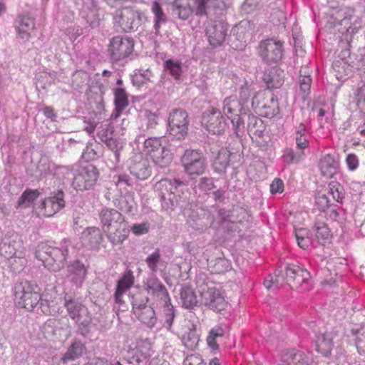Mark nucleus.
<instances>
[{
	"mask_svg": "<svg viewBox=\"0 0 365 365\" xmlns=\"http://www.w3.org/2000/svg\"><path fill=\"white\" fill-rule=\"evenodd\" d=\"M132 312L134 316L148 328L155 326L158 318L154 309L148 305L149 298L143 292H135L130 296Z\"/></svg>",
	"mask_w": 365,
	"mask_h": 365,
	"instance_id": "5",
	"label": "nucleus"
},
{
	"mask_svg": "<svg viewBox=\"0 0 365 365\" xmlns=\"http://www.w3.org/2000/svg\"><path fill=\"white\" fill-rule=\"evenodd\" d=\"M129 168L130 173L140 180L148 178L151 174L149 161L142 155L135 156L132 159Z\"/></svg>",
	"mask_w": 365,
	"mask_h": 365,
	"instance_id": "24",
	"label": "nucleus"
},
{
	"mask_svg": "<svg viewBox=\"0 0 365 365\" xmlns=\"http://www.w3.org/2000/svg\"><path fill=\"white\" fill-rule=\"evenodd\" d=\"M357 89L356 100L359 108L365 113V83Z\"/></svg>",
	"mask_w": 365,
	"mask_h": 365,
	"instance_id": "64",
	"label": "nucleus"
},
{
	"mask_svg": "<svg viewBox=\"0 0 365 365\" xmlns=\"http://www.w3.org/2000/svg\"><path fill=\"white\" fill-rule=\"evenodd\" d=\"M201 302L209 309L221 312L227 307V302L220 289L211 284L202 287L200 291Z\"/></svg>",
	"mask_w": 365,
	"mask_h": 365,
	"instance_id": "12",
	"label": "nucleus"
},
{
	"mask_svg": "<svg viewBox=\"0 0 365 365\" xmlns=\"http://www.w3.org/2000/svg\"><path fill=\"white\" fill-rule=\"evenodd\" d=\"M71 245V242L68 239L63 240L61 247H55L46 243H41L38 245L35 256L42 262L46 268L52 272H58L65 265L68 247Z\"/></svg>",
	"mask_w": 365,
	"mask_h": 365,
	"instance_id": "1",
	"label": "nucleus"
},
{
	"mask_svg": "<svg viewBox=\"0 0 365 365\" xmlns=\"http://www.w3.org/2000/svg\"><path fill=\"white\" fill-rule=\"evenodd\" d=\"M201 123L207 130L217 135L222 134L227 125L221 111L215 108H211L204 112Z\"/></svg>",
	"mask_w": 365,
	"mask_h": 365,
	"instance_id": "15",
	"label": "nucleus"
},
{
	"mask_svg": "<svg viewBox=\"0 0 365 365\" xmlns=\"http://www.w3.org/2000/svg\"><path fill=\"white\" fill-rule=\"evenodd\" d=\"M98 178V172L93 165L81 168L75 175L72 187L76 190H90L96 185Z\"/></svg>",
	"mask_w": 365,
	"mask_h": 365,
	"instance_id": "13",
	"label": "nucleus"
},
{
	"mask_svg": "<svg viewBox=\"0 0 365 365\" xmlns=\"http://www.w3.org/2000/svg\"><path fill=\"white\" fill-rule=\"evenodd\" d=\"M336 334L334 331H327L319 335L317 341V350L324 356L331 354L334 344Z\"/></svg>",
	"mask_w": 365,
	"mask_h": 365,
	"instance_id": "29",
	"label": "nucleus"
},
{
	"mask_svg": "<svg viewBox=\"0 0 365 365\" xmlns=\"http://www.w3.org/2000/svg\"><path fill=\"white\" fill-rule=\"evenodd\" d=\"M195 15L209 19L218 18L225 11V4L221 0H194Z\"/></svg>",
	"mask_w": 365,
	"mask_h": 365,
	"instance_id": "10",
	"label": "nucleus"
},
{
	"mask_svg": "<svg viewBox=\"0 0 365 365\" xmlns=\"http://www.w3.org/2000/svg\"><path fill=\"white\" fill-rule=\"evenodd\" d=\"M230 151L225 149L220 150L212 164L215 172L220 174L225 173L230 164Z\"/></svg>",
	"mask_w": 365,
	"mask_h": 365,
	"instance_id": "41",
	"label": "nucleus"
},
{
	"mask_svg": "<svg viewBox=\"0 0 365 365\" xmlns=\"http://www.w3.org/2000/svg\"><path fill=\"white\" fill-rule=\"evenodd\" d=\"M145 134L138 135L135 140L138 145L142 144L141 150L150 155L155 164L160 168L168 166L173 160V153L168 148L163 146L160 137H152Z\"/></svg>",
	"mask_w": 365,
	"mask_h": 365,
	"instance_id": "2",
	"label": "nucleus"
},
{
	"mask_svg": "<svg viewBox=\"0 0 365 365\" xmlns=\"http://www.w3.org/2000/svg\"><path fill=\"white\" fill-rule=\"evenodd\" d=\"M63 192L58 190L53 196L45 198L39 205L40 214L52 217L65 207Z\"/></svg>",
	"mask_w": 365,
	"mask_h": 365,
	"instance_id": "19",
	"label": "nucleus"
},
{
	"mask_svg": "<svg viewBox=\"0 0 365 365\" xmlns=\"http://www.w3.org/2000/svg\"><path fill=\"white\" fill-rule=\"evenodd\" d=\"M259 53L267 63H277L282 58V43L280 41L267 39L261 42Z\"/></svg>",
	"mask_w": 365,
	"mask_h": 365,
	"instance_id": "17",
	"label": "nucleus"
},
{
	"mask_svg": "<svg viewBox=\"0 0 365 365\" xmlns=\"http://www.w3.org/2000/svg\"><path fill=\"white\" fill-rule=\"evenodd\" d=\"M304 157V151H294L291 148H286L284 150L282 160L284 163L290 165L299 163Z\"/></svg>",
	"mask_w": 365,
	"mask_h": 365,
	"instance_id": "52",
	"label": "nucleus"
},
{
	"mask_svg": "<svg viewBox=\"0 0 365 365\" xmlns=\"http://www.w3.org/2000/svg\"><path fill=\"white\" fill-rule=\"evenodd\" d=\"M64 307L68 316L76 322L77 332L83 336H87L91 330V315L86 307L78 299L65 297Z\"/></svg>",
	"mask_w": 365,
	"mask_h": 365,
	"instance_id": "4",
	"label": "nucleus"
},
{
	"mask_svg": "<svg viewBox=\"0 0 365 365\" xmlns=\"http://www.w3.org/2000/svg\"><path fill=\"white\" fill-rule=\"evenodd\" d=\"M99 217L103 232L125 222L121 213L115 209L103 208Z\"/></svg>",
	"mask_w": 365,
	"mask_h": 365,
	"instance_id": "23",
	"label": "nucleus"
},
{
	"mask_svg": "<svg viewBox=\"0 0 365 365\" xmlns=\"http://www.w3.org/2000/svg\"><path fill=\"white\" fill-rule=\"evenodd\" d=\"M353 14L354 10L351 8H341L336 12L334 16L335 21L339 25H344V30H341V32H349V30L351 29L350 20Z\"/></svg>",
	"mask_w": 365,
	"mask_h": 365,
	"instance_id": "40",
	"label": "nucleus"
},
{
	"mask_svg": "<svg viewBox=\"0 0 365 365\" xmlns=\"http://www.w3.org/2000/svg\"><path fill=\"white\" fill-rule=\"evenodd\" d=\"M103 143L106 144L109 149L113 151L116 160L118 161L120 157V151L123 148L118 140L113 136L108 139V140L103 141Z\"/></svg>",
	"mask_w": 365,
	"mask_h": 365,
	"instance_id": "62",
	"label": "nucleus"
},
{
	"mask_svg": "<svg viewBox=\"0 0 365 365\" xmlns=\"http://www.w3.org/2000/svg\"><path fill=\"white\" fill-rule=\"evenodd\" d=\"M114 103L118 112L123 111L129 104L128 95L123 88L114 89Z\"/></svg>",
	"mask_w": 365,
	"mask_h": 365,
	"instance_id": "46",
	"label": "nucleus"
},
{
	"mask_svg": "<svg viewBox=\"0 0 365 365\" xmlns=\"http://www.w3.org/2000/svg\"><path fill=\"white\" fill-rule=\"evenodd\" d=\"M15 27L21 38L29 40L35 29V19L29 15H19L15 19Z\"/></svg>",
	"mask_w": 365,
	"mask_h": 365,
	"instance_id": "27",
	"label": "nucleus"
},
{
	"mask_svg": "<svg viewBox=\"0 0 365 365\" xmlns=\"http://www.w3.org/2000/svg\"><path fill=\"white\" fill-rule=\"evenodd\" d=\"M141 129L146 135H153L158 126V115L150 110H145L142 113Z\"/></svg>",
	"mask_w": 365,
	"mask_h": 365,
	"instance_id": "34",
	"label": "nucleus"
},
{
	"mask_svg": "<svg viewBox=\"0 0 365 365\" xmlns=\"http://www.w3.org/2000/svg\"><path fill=\"white\" fill-rule=\"evenodd\" d=\"M185 185V183L179 179L164 178L156 182L155 188L158 197L165 199V197H173L178 187Z\"/></svg>",
	"mask_w": 365,
	"mask_h": 365,
	"instance_id": "22",
	"label": "nucleus"
},
{
	"mask_svg": "<svg viewBox=\"0 0 365 365\" xmlns=\"http://www.w3.org/2000/svg\"><path fill=\"white\" fill-rule=\"evenodd\" d=\"M1 255L9 260L15 271L21 269L26 263L25 249L22 241L16 236L14 239L4 241L0 247Z\"/></svg>",
	"mask_w": 365,
	"mask_h": 365,
	"instance_id": "6",
	"label": "nucleus"
},
{
	"mask_svg": "<svg viewBox=\"0 0 365 365\" xmlns=\"http://www.w3.org/2000/svg\"><path fill=\"white\" fill-rule=\"evenodd\" d=\"M286 283L292 289H300L302 291L308 290L309 280L310 279L309 272L295 264H289L285 269Z\"/></svg>",
	"mask_w": 365,
	"mask_h": 365,
	"instance_id": "11",
	"label": "nucleus"
},
{
	"mask_svg": "<svg viewBox=\"0 0 365 365\" xmlns=\"http://www.w3.org/2000/svg\"><path fill=\"white\" fill-rule=\"evenodd\" d=\"M223 335L224 330L222 328L220 327L212 328L207 338V345L214 350L218 349L219 346L217 343V338L222 337Z\"/></svg>",
	"mask_w": 365,
	"mask_h": 365,
	"instance_id": "57",
	"label": "nucleus"
},
{
	"mask_svg": "<svg viewBox=\"0 0 365 365\" xmlns=\"http://www.w3.org/2000/svg\"><path fill=\"white\" fill-rule=\"evenodd\" d=\"M195 14L192 8L187 0H175L172 4V14L182 21L187 20Z\"/></svg>",
	"mask_w": 365,
	"mask_h": 365,
	"instance_id": "32",
	"label": "nucleus"
},
{
	"mask_svg": "<svg viewBox=\"0 0 365 365\" xmlns=\"http://www.w3.org/2000/svg\"><path fill=\"white\" fill-rule=\"evenodd\" d=\"M182 341L184 345L190 350H194L198 345L200 341V334L196 330V325L192 324V327L185 333Z\"/></svg>",
	"mask_w": 365,
	"mask_h": 365,
	"instance_id": "44",
	"label": "nucleus"
},
{
	"mask_svg": "<svg viewBox=\"0 0 365 365\" xmlns=\"http://www.w3.org/2000/svg\"><path fill=\"white\" fill-rule=\"evenodd\" d=\"M145 289L152 296L159 298L160 303L170 301L169 293L156 274H150L144 282Z\"/></svg>",
	"mask_w": 365,
	"mask_h": 365,
	"instance_id": "20",
	"label": "nucleus"
},
{
	"mask_svg": "<svg viewBox=\"0 0 365 365\" xmlns=\"http://www.w3.org/2000/svg\"><path fill=\"white\" fill-rule=\"evenodd\" d=\"M228 25L222 21H214L205 29L206 36L210 44L215 48L220 46L225 40Z\"/></svg>",
	"mask_w": 365,
	"mask_h": 365,
	"instance_id": "18",
	"label": "nucleus"
},
{
	"mask_svg": "<svg viewBox=\"0 0 365 365\" xmlns=\"http://www.w3.org/2000/svg\"><path fill=\"white\" fill-rule=\"evenodd\" d=\"M283 365H311L310 358L303 351L292 349L282 357Z\"/></svg>",
	"mask_w": 365,
	"mask_h": 365,
	"instance_id": "30",
	"label": "nucleus"
},
{
	"mask_svg": "<svg viewBox=\"0 0 365 365\" xmlns=\"http://www.w3.org/2000/svg\"><path fill=\"white\" fill-rule=\"evenodd\" d=\"M134 41L132 38L115 36L112 38L108 51L113 62L128 57L133 51Z\"/></svg>",
	"mask_w": 365,
	"mask_h": 365,
	"instance_id": "14",
	"label": "nucleus"
},
{
	"mask_svg": "<svg viewBox=\"0 0 365 365\" xmlns=\"http://www.w3.org/2000/svg\"><path fill=\"white\" fill-rule=\"evenodd\" d=\"M294 232L297 245L304 250L308 248L312 244L310 232L305 228H299Z\"/></svg>",
	"mask_w": 365,
	"mask_h": 365,
	"instance_id": "51",
	"label": "nucleus"
},
{
	"mask_svg": "<svg viewBox=\"0 0 365 365\" xmlns=\"http://www.w3.org/2000/svg\"><path fill=\"white\" fill-rule=\"evenodd\" d=\"M116 206L123 212H130L135 207L134 195L128 192L118 200Z\"/></svg>",
	"mask_w": 365,
	"mask_h": 365,
	"instance_id": "48",
	"label": "nucleus"
},
{
	"mask_svg": "<svg viewBox=\"0 0 365 365\" xmlns=\"http://www.w3.org/2000/svg\"><path fill=\"white\" fill-rule=\"evenodd\" d=\"M86 350L85 345L80 340H74L69 346L66 352L61 357V360L63 363L69 361H74L82 356Z\"/></svg>",
	"mask_w": 365,
	"mask_h": 365,
	"instance_id": "37",
	"label": "nucleus"
},
{
	"mask_svg": "<svg viewBox=\"0 0 365 365\" xmlns=\"http://www.w3.org/2000/svg\"><path fill=\"white\" fill-rule=\"evenodd\" d=\"M338 167V161L330 154L322 156L319 162V168L322 174L327 178H332L336 173Z\"/></svg>",
	"mask_w": 365,
	"mask_h": 365,
	"instance_id": "33",
	"label": "nucleus"
},
{
	"mask_svg": "<svg viewBox=\"0 0 365 365\" xmlns=\"http://www.w3.org/2000/svg\"><path fill=\"white\" fill-rule=\"evenodd\" d=\"M237 107L238 102L232 97L226 98L223 101V113L230 120L237 135L243 123L242 118L237 113Z\"/></svg>",
	"mask_w": 365,
	"mask_h": 365,
	"instance_id": "21",
	"label": "nucleus"
},
{
	"mask_svg": "<svg viewBox=\"0 0 365 365\" xmlns=\"http://www.w3.org/2000/svg\"><path fill=\"white\" fill-rule=\"evenodd\" d=\"M14 301L19 307L28 311H32L38 304L43 312L44 309L43 301L38 292L36 291L31 284L28 281H21L15 284L14 287Z\"/></svg>",
	"mask_w": 365,
	"mask_h": 365,
	"instance_id": "3",
	"label": "nucleus"
},
{
	"mask_svg": "<svg viewBox=\"0 0 365 365\" xmlns=\"http://www.w3.org/2000/svg\"><path fill=\"white\" fill-rule=\"evenodd\" d=\"M81 14L82 18L93 29L98 27L103 20L102 11L93 2L85 4Z\"/></svg>",
	"mask_w": 365,
	"mask_h": 365,
	"instance_id": "26",
	"label": "nucleus"
},
{
	"mask_svg": "<svg viewBox=\"0 0 365 365\" xmlns=\"http://www.w3.org/2000/svg\"><path fill=\"white\" fill-rule=\"evenodd\" d=\"M329 193H330L337 202L342 203L345 198L344 187L336 181H332L329 184Z\"/></svg>",
	"mask_w": 365,
	"mask_h": 365,
	"instance_id": "54",
	"label": "nucleus"
},
{
	"mask_svg": "<svg viewBox=\"0 0 365 365\" xmlns=\"http://www.w3.org/2000/svg\"><path fill=\"white\" fill-rule=\"evenodd\" d=\"M134 283V276L131 270H127L124 272L122 277L118 281L117 289H122L123 292L128 290Z\"/></svg>",
	"mask_w": 365,
	"mask_h": 365,
	"instance_id": "55",
	"label": "nucleus"
},
{
	"mask_svg": "<svg viewBox=\"0 0 365 365\" xmlns=\"http://www.w3.org/2000/svg\"><path fill=\"white\" fill-rule=\"evenodd\" d=\"M39 192L37 190H26L19 198L17 206L20 207H27L34 202L39 196Z\"/></svg>",
	"mask_w": 365,
	"mask_h": 365,
	"instance_id": "50",
	"label": "nucleus"
},
{
	"mask_svg": "<svg viewBox=\"0 0 365 365\" xmlns=\"http://www.w3.org/2000/svg\"><path fill=\"white\" fill-rule=\"evenodd\" d=\"M247 132L258 146L264 147L268 144L269 137L266 133V125L262 120L255 115L247 116Z\"/></svg>",
	"mask_w": 365,
	"mask_h": 365,
	"instance_id": "16",
	"label": "nucleus"
},
{
	"mask_svg": "<svg viewBox=\"0 0 365 365\" xmlns=\"http://www.w3.org/2000/svg\"><path fill=\"white\" fill-rule=\"evenodd\" d=\"M180 299L182 306L192 309L197 304V296L193 289L189 287H182L180 289Z\"/></svg>",
	"mask_w": 365,
	"mask_h": 365,
	"instance_id": "43",
	"label": "nucleus"
},
{
	"mask_svg": "<svg viewBox=\"0 0 365 365\" xmlns=\"http://www.w3.org/2000/svg\"><path fill=\"white\" fill-rule=\"evenodd\" d=\"M306 68L300 71V76L299 79L300 91L302 92L303 97L304 98L310 91L312 78L307 72L305 71Z\"/></svg>",
	"mask_w": 365,
	"mask_h": 365,
	"instance_id": "56",
	"label": "nucleus"
},
{
	"mask_svg": "<svg viewBox=\"0 0 365 365\" xmlns=\"http://www.w3.org/2000/svg\"><path fill=\"white\" fill-rule=\"evenodd\" d=\"M160 201L162 210L168 214H170L177 207L182 206L180 203V197L177 194L173 195V197H165V199L160 198Z\"/></svg>",
	"mask_w": 365,
	"mask_h": 365,
	"instance_id": "45",
	"label": "nucleus"
},
{
	"mask_svg": "<svg viewBox=\"0 0 365 365\" xmlns=\"http://www.w3.org/2000/svg\"><path fill=\"white\" fill-rule=\"evenodd\" d=\"M67 272L68 280L77 288L81 287L87 274L84 264L78 260L74 261L68 265Z\"/></svg>",
	"mask_w": 365,
	"mask_h": 365,
	"instance_id": "25",
	"label": "nucleus"
},
{
	"mask_svg": "<svg viewBox=\"0 0 365 365\" xmlns=\"http://www.w3.org/2000/svg\"><path fill=\"white\" fill-rule=\"evenodd\" d=\"M284 71L277 67L266 70L262 79L267 88H278L284 83Z\"/></svg>",
	"mask_w": 365,
	"mask_h": 365,
	"instance_id": "28",
	"label": "nucleus"
},
{
	"mask_svg": "<svg viewBox=\"0 0 365 365\" xmlns=\"http://www.w3.org/2000/svg\"><path fill=\"white\" fill-rule=\"evenodd\" d=\"M98 137L103 142L114 136V126L111 119L103 121L98 128Z\"/></svg>",
	"mask_w": 365,
	"mask_h": 365,
	"instance_id": "49",
	"label": "nucleus"
},
{
	"mask_svg": "<svg viewBox=\"0 0 365 365\" xmlns=\"http://www.w3.org/2000/svg\"><path fill=\"white\" fill-rule=\"evenodd\" d=\"M148 269L150 270V274H156L158 271H161V267L165 269L167 263L163 259L160 251L158 248L151 254L148 255L145 259Z\"/></svg>",
	"mask_w": 365,
	"mask_h": 365,
	"instance_id": "36",
	"label": "nucleus"
},
{
	"mask_svg": "<svg viewBox=\"0 0 365 365\" xmlns=\"http://www.w3.org/2000/svg\"><path fill=\"white\" fill-rule=\"evenodd\" d=\"M260 108L259 114L269 118L276 116L279 111L278 101L272 96H267V100Z\"/></svg>",
	"mask_w": 365,
	"mask_h": 365,
	"instance_id": "38",
	"label": "nucleus"
},
{
	"mask_svg": "<svg viewBox=\"0 0 365 365\" xmlns=\"http://www.w3.org/2000/svg\"><path fill=\"white\" fill-rule=\"evenodd\" d=\"M164 69L175 80H179L182 73V63L178 60L168 59L165 61Z\"/></svg>",
	"mask_w": 365,
	"mask_h": 365,
	"instance_id": "47",
	"label": "nucleus"
},
{
	"mask_svg": "<svg viewBox=\"0 0 365 365\" xmlns=\"http://www.w3.org/2000/svg\"><path fill=\"white\" fill-rule=\"evenodd\" d=\"M189 122L188 114L185 110L174 109L168 117L169 134L179 140L185 139L188 133Z\"/></svg>",
	"mask_w": 365,
	"mask_h": 365,
	"instance_id": "9",
	"label": "nucleus"
},
{
	"mask_svg": "<svg viewBox=\"0 0 365 365\" xmlns=\"http://www.w3.org/2000/svg\"><path fill=\"white\" fill-rule=\"evenodd\" d=\"M316 237L319 242L324 244L329 239L330 231L324 223H319L315 225Z\"/></svg>",
	"mask_w": 365,
	"mask_h": 365,
	"instance_id": "60",
	"label": "nucleus"
},
{
	"mask_svg": "<svg viewBox=\"0 0 365 365\" xmlns=\"http://www.w3.org/2000/svg\"><path fill=\"white\" fill-rule=\"evenodd\" d=\"M69 327L68 319L64 318L61 319H49L44 324V329L46 331H50L48 329H52L51 332L53 335L56 334V329L60 328L61 329H67Z\"/></svg>",
	"mask_w": 365,
	"mask_h": 365,
	"instance_id": "53",
	"label": "nucleus"
},
{
	"mask_svg": "<svg viewBox=\"0 0 365 365\" xmlns=\"http://www.w3.org/2000/svg\"><path fill=\"white\" fill-rule=\"evenodd\" d=\"M315 205L319 210L325 212L331 206L329 205V200L326 193L319 191L315 198Z\"/></svg>",
	"mask_w": 365,
	"mask_h": 365,
	"instance_id": "61",
	"label": "nucleus"
},
{
	"mask_svg": "<svg viewBox=\"0 0 365 365\" xmlns=\"http://www.w3.org/2000/svg\"><path fill=\"white\" fill-rule=\"evenodd\" d=\"M82 237L92 250L98 249L103 240L101 231L96 227H87L82 233Z\"/></svg>",
	"mask_w": 365,
	"mask_h": 365,
	"instance_id": "35",
	"label": "nucleus"
},
{
	"mask_svg": "<svg viewBox=\"0 0 365 365\" xmlns=\"http://www.w3.org/2000/svg\"><path fill=\"white\" fill-rule=\"evenodd\" d=\"M144 14L133 7H124L115 12L113 20L115 26L125 32L136 31L142 24Z\"/></svg>",
	"mask_w": 365,
	"mask_h": 365,
	"instance_id": "7",
	"label": "nucleus"
},
{
	"mask_svg": "<svg viewBox=\"0 0 365 365\" xmlns=\"http://www.w3.org/2000/svg\"><path fill=\"white\" fill-rule=\"evenodd\" d=\"M150 9L154 15L153 28L155 29V33L158 34L160 33L161 24H165L168 21V18L163 10L162 5L158 1H153L152 2Z\"/></svg>",
	"mask_w": 365,
	"mask_h": 365,
	"instance_id": "39",
	"label": "nucleus"
},
{
	"mask_svg": "<svg viewBox=\"0 0 365 365\" xmlns=\"http://www.w3.org/2000/svg\"><path fill=\"white\" fill-rule=\"evenodd\" d=\"M184 171L192 178L202 175L207 167L206 159L197 150L187 149L180 158Z\"/></svg>",
	"mask_w": 365,
	"mask_h": 365,
	"instance_id": "8",
	"label": "nucleus"
},
{
	"mask_svg": "<svg viewBox=\"0 0 365 365\" xmlns=\"http://www.w3.org/2000/svg\"><path fill=\"white\" fill-rule=\"evenodd\" d=\"M162 304L165 314V326L168 330H170L175 318L174 307L170 301L168 303H162Z\"/></svg>",
	"mask_w": 365,
	"mask_h": 365,
	"instance_id": "59",
	"label": "nucleus"
},
{
	"mask_svg": "<svg viewBox=\"0 0 365 365\" xmlns=\"http://www.w3.org/2000/svg\"><path fill=\"white\" fill-rule=\"evenodd\" d=\"M345 212L339 207H330L327 210V215L328 217L334 221H340L344 219Z\"/></svg>",
	"mask_w": 365,
	"mask_h": 365,
	"instance_id": "63",
	"label": "nucleus"
},
{
	"mask_svg": "<svg viewBox=\"0 0 365 365\" xmlns=\"http://www.w3.org/2000/svg\"><path fill=\"white\" fill-rule=\"evenodd\" d=\"M108 240L114 245L122 244L124 240L128 237L130 230L128 225L125 222L120 224L109 231H104Z\"/></svg>",
	"mask_w": 365,
	"mask_h": 365,
	"instance_id": "31",
	"label": "nucleus"
},
{
	"mask_svg": "<svg viewBox=\"0 0 365 365\" xmlns=\"http://www.w3.org/2000/svg\"><path fill=\"white\" fill-rule=\"evenodd\" d=\"M332 68L336 73V76L337 78H342L343 73L347 76L350 71L349 62L343 58L334 61L332 64Z\"/></svg>",
	"mask_w": 365,
	"mask_h": 365,
	"instance_id": "58",
	"label": "nucleus"
},
{
	"mask_svg": "<svg viewBox=\"0 0 365 365\" xmlns=\"http://www.w3.org/2000/svg\"><path fill=\"white\" fill-rule=\"evenodd\" d=\"M286 282L285 272L282 273V270L277 269L274 275H269L264 279V285L267 289L272 288L277 289L282 287Z\"/></svg>",
	"mask_w": 365,
	"mask_h": 365,
	"instance_id": "42",
	"label": "nucleus"
}]
</instances>
